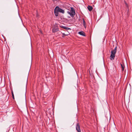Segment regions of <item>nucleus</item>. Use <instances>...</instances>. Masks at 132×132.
I'll return each instance as SVG.
<instances>
[{"label":"nucleus","mask_w":132,"mask_h":132,"mask_svg":"<svg viewBox=\"0 0 132 132\" xmlns=\"http://www.w3.org/2000/svg\"><path fill=\"white\" fill-rule=\"evenodd\" d=\"M121 68L122 69V71H123L124 69V68H125V66L123 64H121Z\"/></svg>","instance_id":"10"},{"label":"nucleus","mask_w":132,"mask_h":132,"mask_svg":"<svg viewBox=\"0 0 132 132\" xmlns=\"http://www.w3.org/2000/svg\"><path fill=\"white\" fill-rule=\"evenodd\" d=\"M125 4L126 5V6H127V3H126L125 2Z\"/></svg>","instance_id":"15"},{"label":"nucleus","mask_w":132,"mask_h":132,"mask_svg":"<svg viewBox=\"0 0 132 132\" xmlns=\"http://www.w3.org/2000/svg\"><path fill=\"white\" fill-rule=\"evenodd\" d=\"M64 26H62V27H62V28H64Z\"/></svg>","instance_id":"16"},{"label":"nucleus","mask_w":132,"mask_h":132,"mask_svg":"<svg viewBox=\"0 0 132 132\" xmlns=\"http://www.w3.org/2000/svg\"><path fill=\"white\" fill-rule=\"evenodd\" d=\"M52 30L53 32H57L59 31V29L58 28H52Z\"/></svg>","instance_id":"5"},{"label":"nucleus","mask_w":132,"mask_h":132,"mask_svg":"<svg viewBox=\"0 0 132 132\" xmlns=\"http://www.w3.org/2000/svg\"><path fill=\"white\" fill-rule=\"evenodd\" d=\"M56 9H57V11H59V12L61 13H62L63 14L64 13V10L62 9H61L59 8V7L58 6H56Z\"/></svg>","instance_id":"4"},{"label":"nucleus","mask_w":132,"mask_h":132,"mask_svg":"<svg viewBox=\"0 0 132 132\" xmlns=\"http://www.w3.org/2000/svg\"><path fill=\"white\" fill-rule=\"evenodd\" d=\"M67 27L65 26V27H64V28H63L65 29L66 30V29H67Z\"/></svg>","instance_id":"14"},{"label":"nucleus","mask_w":132,"mask_h":132,"mask_svg":"<svg viewBox=\"0 0 132 132\" xmlns=\"http://www.w3.org/2000/svg\"><path fill=\"white\" fill-rule=\"evenodd\" d=\"M70 29L69 28L67 27V29H66V30H70Z\"/></svg>","instance_id":"13"},{"label":"nucleus","mask_w":132,"mask_h":132,"mask_svg":"<svg viewBox=\"0 0 132 132\" xmlns=\"http://www.w3.org/2000/svg\"><path fill=\"white\" fill-rule=\"evenodd\" d=\"M87 8L88 10L89 11H91L93 9V7L92 6H88Z\"/></svg>","instance_id":"8"},{"label":"nucleus","mask_w":132,"mask_h":132,"mask_svg":"<svg viewBox=\"0 0 132 132\" xmlns=\"http://www.w3.org/2000/svg\"><path fill=\"white\" fill-rule=\"evenodd\" d=\"M62 35L63 36H67V35H68L67 34L66 35V34H65L64 33H63L62 34Z\"/></svg>","instance_id":"12"},{"label":"nucleus","mask_w":132,"mask_h":132,"mask_svg":"<svg viewBox=\"0 0 132 132\" xmlns=\"http://www.w3.org/2000/svg\"><path fill=\"white\" fill-rule=\"evenodd\" d=\"M12 94V96L13 98V99H14V96L13 94V90H12L11 91Z\"/></svg>","instance_id":"11"},{"label":"nucleus","mask_w":132,"mask_h":132,"mask_svg":"<svg viewBox=\"0 0 132 132\" xmlns=\"http://www.w3.org/2000/svg\"><path fill=\"white\" fill-rule=\"evenodd\" d=\"M67 13L68 14H70L72 17H74L75 14V10L72 7L71 8V9L70 11H67Z\"/></svg>","instance_id":"2"},{"label":"nucleus","mask_w":132,"mask_h":132,"mask_svg":"<svg viewBox=\"0 0 132 132\" xmlns=\"http://www.w3.org/2000/svg\"><path fill=\"white\" fill-rule=\"evenodd\" d=\"M76 128L77 132H81L80 126L79 123H77L76 126Z\"/></svg>","instance_id":"3"},{"label":"nucleus","mask_w":132,"mask_h":132,"mask_svg":"<svg viewBox=\"0 0 132 132\" xmlns=\"http://www.w3.org/2000/svg\"><path fill=\"white\" fill-rule=\"evenodd\" d=\"M78 34H79L84 36H86L85 33L83 31H80L79 32Z\"/></svg>","instance_id":"7"},{"label":"nucleus","mask_w":132,"mask_h":132,"mask_svg":"<svg viewBox=\"0 0 132 132\" xmlns=\"http://www.w3.org/2000/svg\"><path fill=\"white\" fill-rule=\"evenodd\" d=\"M82 20H83V25L84 26V27L85 28H86V23H85V20L84 18L82 19Z\"/></svg>","instance_id":"9"},{"label":"nucleus","mask_w":132,"mask_h":132,"mask_svg":"<svg viewBox=\"0 0 132 132\" xmlns=\"http://www.w3.org/2000/svg\"><path fill=\"white\" fill-rule=\"evenodd\" d=\"M117 50V47L116 46L114 50H112L111 52L110 56V59L111 60H113L115 57V55Z\"/></svg>","instance_id":"1"},{"label":"nucleus","mask_w":132,"mask_h":132,"mask_svg":"<svg viewBox=\"0 0 132 132\" xmlns=\"http://www.w3.org/2000/svg\"><path fill=\"white\" fill-rule=\"evenodd\" d=\"M57 9H56V7L54 11L55 15V16H58L59 14V11H57Z\"/></svg>","instance_id":"6"}]
</instances>
